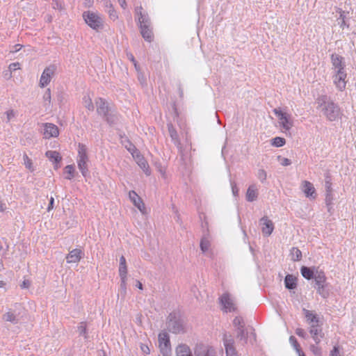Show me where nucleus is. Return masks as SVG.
Wrapping results in <instances>:
<instances>
[{"label":"nucleus","mask_w":356,"mask_h":356,"mask_svg":"<svg viewBox=\"0 0 356 356\" xmlns=\"http://www.w3.org/2000/svg\"><path fill=\"white\" fill-rule=\"evenodd\" d=\"M281 164L284 166H287L291 164V161L287 158H283L281 161Z\"/></svg>","instance_id":"obj_57"},{"label":"nucleus","mask_w":356,"mask_h":356,"mask_svg":"<svg viewBox=\"0 0 356 356\" xmlns=\"http://www.w3.org/2000/svg\"><path fill=\"white\" fill-rule=\"evenodd\" d=\"M210 242L207 238H202L200 241V248L202 252L205 253L209 250Z\"/></svg>","instance_id":"obj_39"},{"label":"nucleus","mask_w":356,"mask_h":356,"mask_svg":"<svg viewBox=\"0 0 356 356\" xmlns=\"http://www.w3.org/2000/svg\"><path fill=\"white\" fill-rule=\"evenodd\" d=\"M129 197L130 200L133 202L134 206L136 207L142 213H145V204L143 202L141 198L138 195V194L135 191H130L129 193Z\"/></svg>","instance_id":"obj_18"},{"label":"nucleus","mask_w":356,"mask_h":356,"mask_svg":"<svg viewBox=\"0 0 356 356\" xmlns=\"http://www.w3.org/2000/svg\"><path fill=\"white\" fill-rule=\"evenodd\" d=\"M119 275L120 277L127 275V267L126 259L124 256H121L120 258Z\"/></svg>","instance_id":"obj_31"},{"label":"nucleus","mask_w":356,"mask_h":356,"mask_svg":"<svg viewBox=\"0 0 356 356\" xmlns=\"http://www.w3.org/2000/svg\"><path fill=\"white\" fill-rule=\"evenodd\" d=\"M331 63H332V72H335L339 71L346 70L345 63L343 61V58L341 56L333 54L331 56Z\"/></svg>","instance_id":"obj_14"},{"label":"nucleus","mask_w":356,"mask_h":356,"mask_svg":"<svg viewBox=\"0 0 356 356\" xmlns=\"http://www.w3.org/2000/svg\"><path fill=\"white\" fill-rule=\"evenodd\" d=\"M273 113L279 120V124L285 131H289L293 126V121L291 115L283 112L280 108L273 110Z\"/></svg>","instance_id":"obj_6"},{"label":"nucleus","mask_w":356,"mask_h":356,"mask_svg":"<svg viewBox=\"0 0 356 356\" xmlns=\"http://www.w3.org/2000/svg\"><path fill=\"white\" fill-rule=\"evenodd\" d=\"M104 10L105 12L108 15L110 19L112 21L114 22L118 19V15L113 8V4L109 1H105Z\"/></svg>","instance_id":"obj_25"},{"label":"nucleus","mask_w":356,"mask_h":356,"mask_svg":"<svg viewBox=\"0 0 356 356\" xmlns=\"http://www.w3.org/2000/svg\"><path fill=\"white\" fill-rule=\"evenodd\" d=\"M97 106V112L99 115L102 117L107 115L108 112L111 111L110 108L108 106V104L105 102V100L101 97L98 98L95 101Z\"/></svg>","instance_id":"obj_21"},{"label":"nucleus","mask_w":356,"mask_h":356,"mask_svg":"<svg viewBox=\"0 0 356 356\" xmlns=\"http://www.w3.org/2000/svg\"><path fill=\"white\" fill-rule=\"evenodd\" d=\"M169 131H170V136L172 138L177 136L176 131L173 129V128L172 127H169Z\"/></svg>","instance_id":"obj_59"},{"label":"nucleus","mask_w":356,"mask_h":356,"mask_svg":"<svg viewBox=\"0 0 356 356\" xmlns=\"http://www.w3.org/2000/svg\"><path fill=\"white\" fill-rule=\"evenodd\" d=\"M233 325L236 328V330H238L241 327L245 328L246 327L245 326L244 321L242 317L241 316H236L234 318L233 321Z\"/></svg>","instance_id":"obj_34"},{"label":"nucleus","mask_w":356,"mask_h":356,"mask_svg":"<svg viewBox=\"0 0 356 356\" xmlns=\"http://www.w3.org/2000/svg\"><path fill=\"white\" fill-rule=\"evenodd\" d=\"M83 18L88 26L96 31H99L104 27L103 18L96 12L85 11L83 13Z\"/></svg>","instance_id":"obj_3"},{"label":"nucleus","mask_w":356,"mask_h":356,"mask_svg":"<svg viewBox=\"0 0 356 356\" xmlns=\"http://www.w3.org/2000/svg\"><path fill=\"white\" fill-rule=\"evenodd\" d=\"M330 356H342V355L339 353L338 347L334 346L330 352Z\"/></svg>","instance_id":"obj_52"},{"label":"nucleus","mask_w":356,"mask_h":356,"mask_svg":"<svg viewBox=\"0 0 356 356\" xmlns=\"http://www.w3.org/2000/svg\"><path fill=\"white\" fill-rule=\"evenodd\" d=\"M19 63H13L10 64L9 65V70L10 72L15 71L18 69H19Z\"/></svg>","instance_id":"obj_50"},{"label":"nucleus","mask_w":356,"mask_h":356,"mask_svg":"<svg viewBox=\"0 0 356 356\" xmlns=\"http://www.w3.org/2000/svg\"><path fill=\"white\" fill-rule=\"evenodd\" d=\"M316 268H317L315 267L311 268L307 266H302L300 269V272L303 277L309 280L314 277L315 269Z\"/></svg>","instance_id":"obj_28"},{"label":"nucleus","mask_w":356,"mask_h":356,"mask_svg":"<svg viewBox=\"0 0 356 356\" xmlns=\"http://www.w3.org/2000/svg\"><path fill=\"white\" fill-rule=\"evenodd\" d=\"M285 144V139L281 137H275L273 139L272 145L277 147H282Z\"/></svg>","instance_id":"obj_42"},{"label":"nucleus","mask_w":356,"mask_h":356,"mask_svg":"<svg viewBox=\"0 0 356 356\" xmlns=\"http://www.w3.org/2000/svg\"><path fill=\"white\" fill-rule=\"evenodd\" d=\"M24 164L25 167L29 169L30 171L33 172L34 170V168L33 166V163L31 159L29 158L27 154H24L23 155Z\"/></svg>","instance_id":"obj_38"},{"label":"nucleus","mask_w":356,"mask_h":356,"mask_svg":"<svg viewBox=\"0 0 356 356\" xmlns=\"http://www.w3.org/2000/svg\"><path fill=\"white\" fill-rule=\"evenodd\" d=\"M332 81L336 86V88L340 90L343 91L346 86L347 83V73L346 70L332 72Z\"/></svg>","instance_id":"obj_9"},{"label":"nucleus","mask_w":356,"mask_h":356,"mask_svg":"<svg viewBox=\"0 0 356 356\" xmlns=\"http://www.w3.org/2000/svg\"><path fill=\"white\" fill-rule=\"evenodd\" d=\"M301 189L307 197L312 199L316 197V190L311 182L306 180L303 181L301 184Z\"/></svg>","instance_id":"obj_20"},{"label":"nucleus","mask_w":356,"mask_h":356,"mask_svg":"<svg viewBox=\"0 0 356 356\" xmlns=\"http://www.w3.org/2000/svg\"><path fill=\"white\" fill-rule=\"evenodd\" d=\"M325 284H324V285L323 286V288H321V289H319V286H317V291H318V293L321 296H323V297H325V296H326V293H325Z\"/></svg>","instance_id":"obj_55"},{"label":"nucleus","mask_w":356,"mask_h":356,"mask_svg":"<svg viewBox=\"0 0 356 356\" xmlns=\"http://www.w3.org/2000/svg\"><path fill=\"white\" fill-rule=\"evenodd\" d=\"M260 224L263 234L266 236H269L274 229V225L273 222L268 219V217L264 216L261 218Z\"/></svg>","instance_id":"obj_16"},{"label":"nucleus","mask_w":356,"mask_h":356,"mask_svg":"<svg viewBox=\"0 0 356 356\" xmlns=\"http://www.w3.org/2000/svg\"><path fill=\"white\" fill-rule=\"evenodd\" d=\"M78 332L80 335L83 336L85 339H88L86 324L85 322L80 323L79 325L78 326Z\"/></svg>","instance_id":"obj_37"},{"label":"nucleus","mask_w":356,"mask_h":356,"mask_svg":"<svg viewBox=\"0 0 356 356\" xmlns=\"http://www.w3.org/2000/svg\"><path fill=\"white\" fill-rule=\"evenodd\" d=\"M236 337L239 343L243 346L246 344L248 341L252 343L255 341L256 334L252 327H246L245 328H240L238 330H236Z\"/></svg>","instance_id":"obj_5"},{"label":"nucleus","mask_w":356,"mask_h":356,"mask_svg":"<svg viewBox=\"0 0 356 356\" xmlns=\"http://www.w3.org/2000/svg\"><path fill=\"white\" fill-rule=\"evenodd\" d=\"M31 286V282L29 280H24L20 285L22 289H28Z\"/></svg>","instance_id":"obj_53"},{"label":"nucleus","mask_w":356,"mask_h":356,"mask_svg":"<svg viewBox=\"0 0 356 356\" xmlns=\"http://www.w3.org/2000/svg\"><path fill=\"white\" fill-rule=\"evenodd\" d=\"M120 288L121 290L126 293L127 291V275L120 277Z\"/></svg>","instance_id":"obj_44"},{"label":"nucleus","mask_w":356,"mask_h":356,"mask_svg":"<svg viewBox=\"0 0 356 356\" xmlns=\"http://www.w3.org/2000/svg\"><path fill=\"white\" fill-rule=\"evenodd\" d=\"M142 8L136 9V13L138 16V23L140 24V33L143 38L147 41L151 42L153 38L152 29H150L149 19L147 15L142 13Z\"/></svg>","instance_id":"obj_2"},{"label":"nucleus","mask_w":356,"mask_h":356,"mask_svg":"<svg viewBox=\"0 0 356 356\" xmlns=\"http://www.w3.org/2000/svg\"><path fill=\"white\" fill-rule=\"evenodd\" d=\"M22 47V46L21 44H17L13 47L12 49L10 50V52H12V53L17 52L21 49Z\"/></svg>","instance_id":"obj_56"},{"label":"nucleus","mask_w":356,"mask_h":356,"mask_svg":"<svg viewBox=\"0 0 356 356\" xmlns=\"http://www.w3.org/2000/svg\"><path fill=\"white\" fill-rule=\"evenodd\" d=\"M83 257V252L80 249H74L66 256L68 264L78 263Z\"/></svg>","instance_id":"obj_22"},{"label":"nucleus","mask_w":356,"mask_h":356,"mask_svg":"<svg viewBox=\"0 0 356 356\" xmlns=\"http://www.w3.org/2000/svg\"><path fill=\"white\" fill-rule=\"evenodd\" d=\"M303 312L309 324H317L320 322L318 316L312 311L303 309Z\"/></svg>","instance_id":"obj_27"},{"label":"nucleus","mask_w":356,"mask_h":356,"mask_svg":"<svg viewBox=\"0 0 356 356\" xmlns=\"http://www.w3.org/2000/svg\"><path fill=\"white\" fill-rule=\"evenodd\" d=\"M131 154L135 159L137 164L143 170L146 175L149 176L151 174L149 166L145 158L137 151L134 150Z\"/></svg>","instance_id":"obj_12"},{"label":"nucleus","mask_w":356,"mask_h":356,"mask_svg":"<svg viewBox=\"0 0 356 356\" xmlns=\"http://www.w3.org/2000/svg\"><path fill=\"white\" fill-rule=\"evenodd\" d=\"M257 178L261 181V182H264L266 179V177H267V175H266V172L263 170V169H260L258 170L257 172Z\"/></svg>","instance_id":"obj_43"},{"label":"nucleus","mask_w":356,"mask_h":356,"mask_svg":"<svg viewBox=\"0 0 356 356\" xmlns=\"http://www.w3.org/2000/svg\"><path fill=\"white\" fill-rule=\"evenodd\" d=\"M127 58L133 63L134 65L135 68L138 70V64L137 61L136 60L134 55L131 52H127L126 54Z\"/></svg>","instance_id":"obj_47"},{"label":"nucleus","mask_w":356,"mask_h":356,"mask_svg":"<svg viewBox=\"0 0 356 356\" xmlns=\"http://www.w3.org/2000/svg\"><path fill=\"white\" fill-rule=\"evenodd\" d=\"M43 99L44 102H47L49 104L51 103V90L49 88L47 89L46 92L43 95Z\"/></svg>","instance_id":"obj_48"},{"label":"nucleus","mask_w":356,"mask_h":356,"mask_svg":"<svg viewBox=\"0 0 356 356\" xmlns=\"http://www.w3.org/2000/svg\"><path fill=\"white\" fill-rule=\"evenodd\" d=\"M194 353L195 356H216V352L213 347L204 344L197 345Z\"/></svg>","instance_id":"obj_13"},{"label":"nucleus","mask_w":356,"mask_h":356,"mask_svg":"<svg viewBox=\"0 0 356 356\" xmlns=\"http://www.w3.org/2000/svg\"><path fill=\"white\" fill-rule=\"evenodd\" d=\"M221 309L225 312H232L236 311V305L234 298L227 292L224 293L219 298Z\"/></svg>","instance_id":"obj_8"},{"label":"nucleus","mask_w":356,"mask_h":356,"mask_svg":"<svg viewBox=\"0 0 356 356\" xmlns=\"http://www.w3.org/2000/svg\"><path fill=\"white\" fill-rule=\"evenodd\" d=\"M339 17L337 19L338 24L342 28L344 29V27L346 26V21H345V12L340 10L339 11Z\"/></svg>","instance_id":"obj_40"},{"label":"nucleus","mask_w":356,"mask_h":356,"mask_svg":"<svg viewBox=\"0 0 356 356\" xmlns=\"http://www.w3.org/2000/svg\"><path fill=\"white\" fill-rule=\"evenodd\" d=\"M77 165L83 177H86L88 173V156L87 154V148L83 144L79 143L78 145V156L76 159Z\"/></svg>","instance_id":"obj_4"},{"label":"nucleus","mask_w":356,"mask_h":356,"mask_svg":"<svg viewBox=\"0 0 356 356\" xmlns=\"http://www.w3.org/2000/svg\"><path fill=\"white\" fill-rule=\"evenodd\" d=\"M59 134L58 128L52 123L44 124L43 135L45 138L57 137Z\"/></svg>","instance_id":"obj_17"},{"label":"nucleus","mask_w":356,"mask_h":356,"mask_svg":"<svg viewBox=\"0 0 356 356\" xmlns=\"http://www.w3.org/2000/svg\"><path fill=\"white\" fill-rule=\"evenodd\" d=\"M83 104L84 106L89 111L94 110V106L91 98L88 95H85L83 98Z\"/></svg>","instance_id":"obj_35"},{"label":"nucleus","mask_w":356,"mask_h":356,"mask_svg":"<svg viewBox=\"0 0 356 356\" xmlns=\"http://www.w3.org/2000/svg\"><path fill=\"white\" fill-rule=\"evenodd\" d=\"M136 287H138L139 289H143V284L140 281H137L136 283Z\"/></svg>","instance_id":"obj_63"},{"label":"nucleus","mask_w":356,"mask_h":356,"mask_svg":"<svg viewBox=\"0 0 356 356\" xmlns=\"http://www.w3.org/2000/svg\"><path fill=\"white\" fill-rule=\"evenodd\" d=\"M296 352L298 354V356H306L301 349L296 350Z\"/></svg>","instance_id":"obj_64"},{"label":"nucleus","mask_w":356,"mask_h":356,"mask_svg":"<svg viewBox=\"0 0 356 356\" xmlns=\"http://www.w3.org/2000/svg\"><path fill=\"white\" fill-rule=\"evenodd\" d=\"M3 319L13 324H17L19 322L17 316L10 309L3 315Z\"/></svg>","instance_id":"obj_29"},{"label":"nucleus","mask_w":356,"mask_h":356,"mask_svg":"<svg viewBox=\"0 0 356 356\" xmlns=\"http://www.w3.org/2000/svg\"><path fill=\"white\" fill-rule=\"evenodd\" d=\"M140 348L145 354H149L150 350L147 346L142 344Z\"/></svg>","instance_id":"obj_58"},{"label":"nucleus","mask_w":356,"mask_h":356,"mask_svg":"<svg viewBox=\"0 0 356 356\" xmlns=\"http://www.w3.org/2000/svg\"><path fill=\"white\" fill-rule=\"evenodd\" d=\"M310 350L314 355L318 356L321 355V349L318 346L311 345Z\"/></svg>","instance_id":"obj_45"},{"label":"nucleus","mask_w":356,"mask_h":356,"mask_svg":"<svg viewBox=\"0 0 356 356\" xmlns=\"http://www.w3.org/2000/svg\"><path fill=\"white\" fill-rule=\"evenodd\" d=\"M47 157L55 163H58L60 161L61 157L59 153L56 151H47L46 152Z\"/></svg>","instance_id":"obj_32"},{"label":"nucleus","mask_w":356,"mask_h":356,"mask_svg":"<svg viewBox=\"0 0 356 356\" xmlns=\"http://www.w3.org/2000/svg\"><path fill=\"white\" fill-rule=\"evenodd\" d=\"M159 347L160 352L163 356H171L172 350L170 341V337L167 332H162L159 333Z\"/></svg>","instance_id":"obj_7"},{"label":"nucleus","mask_w":356,"mask_h":356,"mask_svg":"<svg viewBox=\"0 0 356 356\" xmlns=\"http://www.w3.org/2000/svg\"><path fill=\"white\" fill-rule=\"evenodd\" d=\"M56 70V67L54 65H51L44 70L40 79V86L41 88H44L50 83Z\"/></svg>","instance_id":"obj_11"},{"label":"nucleus","mask_w":356,"mask_h":356,"mask_svg":"<svg viewBox=\"0 0 356 356\" xmlns=\"http://www.w3.org/2000/svg\"><path fill=\"white\" fill-rule=\"evenodd\" d=\"M232 191L233 195L236 197L238 194V188L236 186V184L234 182H231Z\"/></svg>","instance_id":"obj_51"},{"label":"nucleus","mask_w":356,"mask_h":356,"mask_svg":"<svg viewBox=\"0 0 356 356\" xmlns=\"http://www.w3.org/2000/svg\"><path fill=\"white\" fill-rule=\"evenodd\" d=\"M313 278L315 280L316 285L319 286V289L323 288V286L326 283L325 273L318 268L315 269V274Z\"/></svg>","instance_id":"obj_23"},{"label":"nucleus","mask_w":356,"mask_h":356,"mask_svg":"<svg viewBox=\"0 0 356 356\" xmlns=\"http://www.w3.org/2000/svg\"><path fill=\"white\" fill-rule=\"evenodd\" d=\"M223 343L227 356H240L234 346V340L229 334H225L223 336Z\"/></svg>","instance_id":"obj_10"},{"label":"nucleus","mask_w":356,"mask_h":356,"mask_svg":"<svg viewBox=\"0 0 356 356\" xmlns=\"http://www.w3.org/2000/svg\"><path fill=\"white\" fill-rule=\"evenodd\" d=\"M74 167L72 165H68L65 168V173L67 174L65 178L72 179L74 177Z\"/></svg>","instance_id":"obj_36"},{"label":"nucleus","mask_w":356,"mask_h":356,"mask_svg":"<svg viewBox=\"0 0 356 356\" xmlns=\"http://www.w3.org/2000/svg\"><path fill=\"white\" fill-rule=\"evenodd\" d=\"M291 256L293 261H299L302 258V252L298 248H292Z\"/></svg>","instance_id":"obj_33"},{"label":"nucleus","mask_w":356,"mask_h":356,"mask_svg":"<svg viewBox=\"0 0 356 356\" xmlns=\"http://www.w3.org/2000/svg\"><path fill=\"white\" fill-rule=\"evenodd\" d=\"M309 333L316 344L319 343L324 337L321 325L319 323L310 325Z\"/></svg>","instance_id":"obj_15"},{"label":"nucleus","mask_w":356,"mask_h":356,"mask_svg":"<svg viewBox=\"0 0 356 356\" xmlns=\"http://www.w3.org/2000/svg\"><path fill=\"white\" fill-rule=\"evenodd\" d=\"M176 356H193L191 348L185 344H179L175 349Z\"/></svg>","instance_id":"obj_24"},{"label":"nucleus","mask_w":356,"mask_h":356,"mask_svg":"<svg viewBox=\"0 0 356 356\" xmlns=\"http://www.w3.org/2000/svg\"><path fill=\"white\" fill-rule=\"evenodd\" d=\"M289 341L292 344V346H293V348H295L296 350L300 349V345L297 342V340L295 338V337L291 336L289 338Z\"/></svg>","instance_id":"obj_46"},{"label":"nucleus","mask_w":356,"mask_h":356,"mask_svg":"<svg viewBox=\"0 0 356 356\" xmlns=\"http://www.w3.org/2000/svg\"><path fill=\"white\" fill-rule=\"evenodd\" d=\"M54 198L53 197H51L49 199V203L47 207V211H50L54 208Z\"/></svg>","instance_id":"obj_54"},{"label":"nucleus","mask_w":356,"mask_h":356,"mask_svg":"<svg viewBox=\"0 0 356 356\" xmlns=\"http://www.w3.org/2000/svg\"><path fill=\"white\" fill-rule=\"evenodd\" d=\"M6 209V205L5 204L2 203L1 201H0V212H2L5 210Z\"/></svg>","instance_id":"obj_61"},{"label":"nucleus","mask_w":356,"mask_h":356,"mask_svg":"<svg viewBox=\"0 0 356 356\" xmlns=\"http://www.w3.org/2000/svg\"><path fill=\"white\" fill-rule=\"evenodd\" d=\"M118 2L120 3V5L121 6V7H122V8L125 7V6H126L125 0H118Z\"/></svg>","instance_id":"obj_62"},{"label":"nucleus","mask_w":356,"mask_h":356,"mask_svg":"<svg viewBox=\"0 0 356 356\" xmlns=\"http://www.w3.org/2000/svg\"><path fill=\"white\" fill-rule=\"evenodd\" d=\"M169 321L168 322V327L169 330L173 333H180L184 330L182 323L179 320L172 318V314L169 316Z\"/></svg>","instance_id":"obj_19"},{"label":"nucleus","mask_w":356,"mask_h":356,"mask_svg":"<svg viewBox=\"0 0 356 356\" xmlns=\"http://www.w3.org/2000/svg\"><path fill=\"white\" fill-rule=\"evenodd\" d=\"M318 104L322 108L323 115L330 121H335L339 116L340 110L337 104L330 101L326 96L318 98Z\"/></svg>","instance_id":"obj_1"},{"label":"nucleus","mask_w":356,"mask_h":356,"mask_svg":"<svg viewBox=\"0 0 356 356\" xmlns=\"http://www.w3.org/2000/svg\"><path fill=\"white\" fill-rule=\"evenodd\" d=\"M296 334L298 336H299L300 337H302V338H305L306 336H307V334H306L305 331L303 329H302V328H297L296 330Z\"/></svg>","instance_id":"obj_49"},{"label":"nucleus","mask_w":356,"mask_h":356,"mask_svg":"<svg viewBox=\"0 0 356 356\" xmlns=\"http://www.w3.org/2000/svg\"><path fill=\"white\" fill-rule=\"evenodd\" d=\"M258 196V190L255 185H251L248 187L246 193V200L248 202H254Z\"/></svg>","instance_id":"obj_26"},{"label":"nucleus","mask_w":356,"mask_h":356,"mask_svg":"<svg viewBox=\"0 0 356 356\" xmlns=\"http://www.w3.org/2000/svg\"><path fill=\"white\" fill-rule=\"evenodd\" d=\"M284 284L286 289H293L296 287V278L292 275H287L284 279Z\"/></svg>","instance_id":"obj_30"},{"label":"nucleus","mask_w":356,"mask_h":356,"mask_svg":"<svg viewBox=\"0 0 356 356\" xmlns=\"http://www.w3.org/2000/svg\"><path fill=\"white\" fill-rule=\"evenodd\" d=\"M105 120L109 124H113L115 122L116 120H117V117L115 114H113L112 112H108V113L107 114V115H105L103 117Z\"/></svg>","instance_id":"obj_41"},{"label":"nucleus","mask_w":356,"mask_h":356,"mask_svg":"<svg viewBox=\"0 0 356 356\" xmlns=\"http://www.w3.org/2000/svg\"><path fill=\"white\" fill-rule=\"evenodd\" d=\"M6 114H7V117H8V120H10V118L14 116V113H13V111H7Z\"/></svg>","instance_id":"obj_60"}]
</instances>
